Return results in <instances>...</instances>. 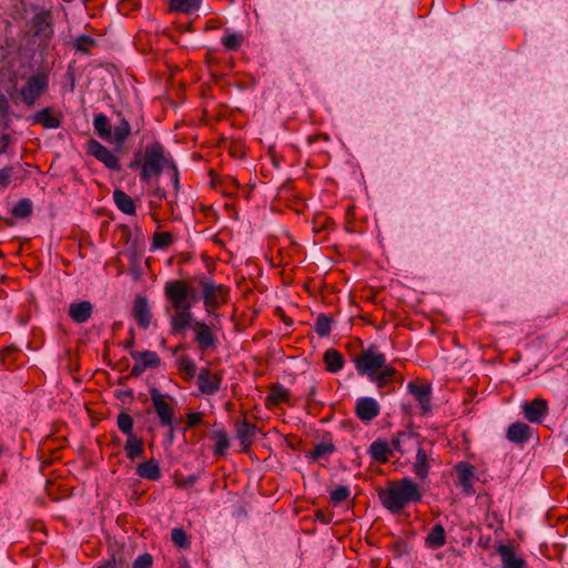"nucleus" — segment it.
Masks as SVG:
<instances>
[{"mask_svg":"<svg viewBox=\"0 0 568 568\" xmlns=\"http://www.w3.org/2000/svg\"><path fill=\"white\" fill-rule=\"evenodd\" d=\"M353 363L358 375L366 376L378 389L390 386L398 373L387 364L386 355L374 344L363 348Z\"/></svg>","mask_w":568,"mask_h":568,"instance_id":"obj_1","label":"nucleus"},{"mask_svg":"<svg viewBox=\"0 0 568 568\" xmlns=\"http://www.w3.org/2000/svg\"><path fill=\"white\" fill-rule=\"evenodd\" d=\"M382 506L392 515H400L410 504L420 503L423 491L417 483L409 477L392 480L378 490Z\"/></svg>","mask_w":568,"mask_h":568,"instance_id":"obj_2","label":"nucleus"},{"mask_svg":"<svg viewBox=\"0 0 568 568\" xmlns=\"http://www.w3.org/2000/svg\"><path fill=\"white\" fill-rule=\"evenodd\" d=\"M49 71H37L24 79L18 88L13 87L9 92L16 104H23L27 108L36 106L38 100L49 90Z\"/></svg>","mask_w":568,"mask_h":568,"instance_id":"obj_3","label":"nucleus"},{"mask_svg":"<svg viewBox=\"0 0 568 568\" xmlns=\"http://www.w3.org/2000/svg\"><path fill=\"white\" fill-rule=\"evenodd\" d=\"M174 163L172 159L165 155L162 143L154 141L145 148L144 161L140 172V180L149 183L152 176L159 178L164 168H170Z\"/></svg>","mask_w":568,"mask_h":568,"instance_id":"obj_4","label":"nucleus"},{"mask_svg":"<svg viewBox=\"0 0 568 568\" xmlns=\"http://www.w3.org/2000/svg\"><path fill=\"white\" fill-rule=\"evenodd\" d=\"M195 281L201 286L202 300L207 314L214 313L215 310L222 307L229 302L230 287L215 283L211 277L200 275Z\"/></svg>","mask_w":568,"mask_h":568,"instance_id":"obj_5","label":"nucleus"},{"mask_svg":"<svg viewBox=\"0 0 568 568\" xmlns=\"http://www.w3.org/2000/svg\"><path fill=\"white\" fill-rule=\"evenodd\" d=\"M164 296L173 310H179L197 302L195 287L184 280H170L164 285Z\"/></svg>","mask_w":568,"mask_h":568,"instance_id":"obj_6","label":"nucleus"},{"mask_svg":"<svg viewBox=\"0 0 568 568\" xmlns=\"http://www.w3.org/2000/svg\"><path fill=\"white\" fill-rule=\"evenodd\" d=\"M433 446L434 443L430 440L417 439V450L415 462L413 464V473L420 480L426 479L429 474Z\"/></svg>","mask_w":568,"mask_h":568,"instance_id":"obj_7","label":"nucleus"},{"mask_svg":"<svg viewBox=\"0 0 568 568\" xmlns=\"http://www.w3.org/2000/svg\"><path fill=\"white\" fill-rule=\"evenodd\" d=\"M87 152L99 162L103 163L106 169L114 172L121 171L120 159L95 139H90L87 142Z\"/></svg>","mask_w":568,"mask_h":568,"instance_id":"obj_8","label":"nucleus"},{"mask_svg":"<svg viewBox=\"0 0 568 568\" xmlns=\"http://www.w3.org/2000/svg\"><path fill=\"white\" fill-rule=\"evenodd\" d=\"M223 382V372L202 367L197 373V387L202 395L213 396L220 392Z\"/></svg>","mask_w":568,"mask_h":568,"instance_id":"obj_9","label":"nucleus"},{"mask_svg":"<svg viewBox=\"0 0 568 568\" xmlns=\"http://www.w3.org/2000/svg\"><path fill=\"white\" fill-rule=\"evenodd\" d=\"M151 400L160 424L163 427L172 428L174 419V408L166 402L169 395H163L158 388L150 389Z\"/></svg>","mask_w":568,"mask_h":568,"instance_id":"obj_10","label":"nucleus"},{"mask_svg":"<svg viewBox=\"0 0 568 568\" xmlns=\"http://www.w3.org/2000/svg\"><path fill=\"white\" fill-rule=\"evenodd\" d=\"M192 329L195 334L194 342L202 353L216 349L219 337L205 322L194 321Z\"/></svg>","mask_w":568,"mask_h":568,"instance_id":"obj_11","label":"nucleus"},{"mask_svg":"<svg viewBox=\"0 0 568 568\" xmlns=\"http://www.w3.org/2000/svg\"><path fill=\"white\" fill-rule=\"evenodd\" d=\"M130 355L135 362L130 372L132 377H139L146 368H155L161 363L160 356L153 351H131Z\"/></svg>","mask_w":568,"mask_h":568,"instance_id":"obj_12","label":"nucleus"},{"mask_svg":"<svg viewBox=\"0 0 568 568\" xmlns=\"http://www.w3.org/2000/svg\"><path fill=\"white\" fill-rule=\"evenodd\" d=\"M521 412L525 419L529 423L541 424L549 412L548 402L540 397L531 400H525L521 404Z\"/></svg>","mask_w":568,"mask_h":568,"instance_id":"obj_13","label":"nucleus"},{"mask_svg":"<svg viewBox=\"0 0 568 568\" xmlns=\"http://www.w3.org/2000/svg\"><path fill=\"white\" fill-rule=\"evenodd\" d=\"M407 389L419 404L422 414H428L432 410V385L428 383L409 382Z\"/></svg>","mask_w":568,"mask_h":568,"instance_id":"obj_14","label":"nucleus"},{"mask_svg":"<svg viewBox=\"0 0 568 568\" xmlns=\"http://www.w3.org/2000/svg\"><path fill=\"white\" fill-rule=\"evenodd\" d=\"M32 30L33 37L40 41H48L53 34V28L51 23V12L42 10L37 12L32 18Z\"/></svg>","mask_w":568,"mask_h":568,"instance_id":"obj_15","label":"nucleus"},{"mask_svg":"<svg viewBox=\"0 0 568 568\" xmlns=\"http://www.w3.org/2000/svg\"><path fill=\"white\" fill-rule=\"evenodd\" d=\"M132 315L140 327L149 328L152 320V312L149 300L145 296L138 295L133 301Z\"/></svg>","mask_w":568,"mask_h":568,"instance_id":"obj_16","label":"nucleus"},{"mask_svg":"<svg viewBox=\"0 0 568 568\" xmlns=\"http://www.w3.org/2000/svg\"><path fill=\"white\" fill-rule=\"evenodd\" d=\"M381 407L373 397H359L356 400V416L364 423H369L379 415Z\"/></svg>","mask_w":568,"mask_h":568,"instance_id":"obj_17","label":"nucleus"},{"mask_svg":"<svg viewBox=\"0 0 568 568\" xmlns=\"http://www.w3.org/2000/svg\"><path fill=\"white\" fill-rule=\"evenodd\" d=\"M236 438L241 443V452H248L250 447L254 443L257 434V427L255 424L247 422L246 419L240 420L235 425Z\"/></svg>","mask_w":568,"mask_h":568,"instance_id":"obj_18","label":"nucleus"},{"mask_svg":"<svg viewBox=\"0 0 568 568\" xmlns=\"http://www.w3.org/2000/svg\"><path fill=\"white\" fill-rule=\"evenodd\" d=\"M192 307L185 305L183 308L174 310V314L170 318V326L172 334H180L186 327L192 328V324L195 320H193V314L191 312Z\"/></svg>","mask_w":568,"mask_h":568,"instance_id":"obj_19","label":"nucleus"},{"mask_svg":"<svg viewBox=\"0 0 568 568\" xmlns=\"http://www.w3.org/2000/svg\"><path fill=\"white\" fill-rule=\"evenodd\" d=\"M532 436L531 427L524 422H515L509 425L506 438L517 445H524L530 440Z\"/></svg>","mask_w":568,"mask_h":568,"instance_id":"obj_20","label":"nucleus"},{"mask_svg":"<svg viewBox=\"0 0 568 568\" xmlns=\"http://www.w3.org/2000/svg\"><path fill=\"white\" fill-rule=\"evenodd\" d=\"M32 124H41L48 130L58 129L61 126V115L54 114L52 108L47 106L33 114Z\"/></svg>","mask_w":568,"mask_h":568,"instance_id":"obj_21","label":"nucleus"},{"mask_svg":"<svg viewBox=\"0 0 568 568\" xmlns=\"http://www.w3.org/2000/svg\"><path fill=\"white\" fill-rule=\"evenodd\" d=\"M93 313V305L89 301L71 303L68 314L70 318L77 324L87 323Z\"/></svg>","mask_w":568,"mask_h":568,"instance_id":"obj_22","label":"nucleus"},{"mask_svg":"<svg viewBox=\"0 0 568 568\" xmlns=\"http://www.w3.org/2000/svg\"><path fill=\"white\" fill-rule=\"evenodd\" d=\"M119 118L118 124L111 130V141L109 143H114L118 146H122L123 143L128 140L131 134V125L129 121L124 118L122 112H116Z\"/></svg>","mask_w":568,"mask_h":568,"instance_id":"obj_23","label":"nucleus"},{"mask_svg":"<svg viewBox=\"0 0 568 568\" xmlns=\"http://www.w3.org/2000/svg\"><path fill=\"white\" fill-rule=\"evenodd\" d=\"M369 455L372 459L379 464H385L392 456V447L386 440L377 439L369 446Z\"/></svg>","mask_w":568,"mask_h":568,"instance_id":"obj_24","label":"nucleus"},{"mask_svg":"<svg viewBox=\"0 0 568 568\" xmlns=\"http://www.w3.org/2000/svg\"><path fill=\"white\" fill-rule=\"evenodd\" d=\"M290 397L291 393L287 388L280 383H274L270 386V393L265 399V404L267 407L277 406L282 403H287Z\"/></svg>","mask_w":568,"mask_h":568,"instance_id":"obj_25","label":"nucleus"},{"mask_svg":"<svg viewBox=\"0 0 568 568\" xmlns=\"http://www.w3.org/2000/svg\"><path fill=\"white\" fill-rule=\"evenodd\" d=\"M176 367L179 371L180 376L182 379L186 383H190L194 379V377H197L196 374V364L195 362L186 354L181 355L176 359Z\"/></svg>","mask_w":568,"mask_h":568,"instance_id":"obj_26","label":"nucleus"},{"mask_svg":"<svg viewBox=\"0 0 568 568\" xmlns=\"http://www.w3.org/2000/svg\"><path fill=\"white\" fill-rule=\"evenodd\" d=\"M323 362L326 371L329 373H338L343 369L345 364L343 355L335 348H328L325 351Z\"/></svg>","mask_w":568,"mask_h":568,"instance_id":"obj_27","label":"nucleus"},{"mask_svg":"<svg viewBox=\"0 0 568 568\" xmlns=\"http://www.w3.org/2000/svg\"><path fill=\"white\" fill-rule=\"evenodd\" d=\"M113 201L116 207L124 214L134 215L136 212L134 200L124 191L116 189L113 192Z\"/></svg>","mask_w":568,"mask_h":568,"instance_id":"obj_28","label":"nucleus"},{"mask_svg":"<svg viewBox=\"0 0 568 568\" xmlns=\"http://www.w3.org/2000/svg\"><path fill=\"white\" fill-rule=\"evenodd\" d=\"M124 452L130 460H135L144 456V442L136 435L128 436L124 445Z\"/></svg>","mask_w":568,"mask_h":568,"instance_id":"obj_29","label":"nucleus"},{"mask_svg":"<svg viewBox=\"0 0 568 568\" xmlns=\"http://www.w3.org/2000/svg\"><path fill=\"white\" fill-rule=\"evenodd\" d=\"M135 473L139 477L149 480H159L161 478V468L154 459H149L138 465Z\"/></svg>","mask_w":568,"mask_h":568,"instance_id":"obj_30","label":"nucleus"},{"mask_svg":"<svg viewBox=\"0 0 568 568\" xmlns=\"http://www.w3.org/2000/svg\"><path fill=\"white\" fill-rule=\"evenodd\" d=\"M504 568H526V561L516 556L514 550L505 545L498 547Z\"/></svg>","mask_w":568,"mask_h":568,"instance_id":"obj_31","label":"nucleus"},{"mask_svg":"<svg viewBox=\"0 0 568 568\" xmlns=\"http://www.w3.org/2000/svg\"><path fill=\"white\" fill-rule=\"evenodd\" d=\"M20 348L16 345H10L0 351V365L6 369H13L19 366Z\"/></svg>","mask_w":568,"mask_h":568,"instance_id":"obj_32","label":"nucleus"},{"mask_svg":"<svg viewBox=\"0 0 568 568\" xmlns=\"http://www.w3.org/2000/svg\"><path fill=\"white\" fill-rule=\"evenodd\" d=\"M169 10L184 14H191L199 10L202 0H168Z\"/></svg>","mask_w":568,"mask_h":568,"instance_id":"obj_33","label":"nucleus"},{"mask_svg":"<svg viewBox=\"0 0 568 568\" xmlns=\"http://www.w3.org/2000/svg\"><path fill=\"white\" fill-rule=\"evenodd\" d=\"M93 128L99 138L103 141H111V124L104 113H97L93 118Z\"/></svg>","mask_w":568,"mask_h":568,"instance_id":"obj_34","label":"nucleus"},{"mask_svg":"<svg viewBox=\"0 0 568 568\" xmlns=\"http://www.w3.org/2000/svg\"><path fill=\"white\" fill-rule=\"evenodd\" d=\"M425 544L432 549L443 547L446 544L445 528L440 524L435 525L427 535Z\"/></svg>","mask_w":568,"mask_h":568,"instance_id":"obj_35","label":"nucleus"},{"mask_svg":"<svg viewBox=\"0 0 568 568\" xmlns=\"http://www.w3.org/2000/svg\"><path fill=\"white\" fill-rule=\"evenodd\" d=\"M458 475V484L464 488L466 493L471 489V479L474 477V467L467 463H459L456 466Z\"/></svg>","mask_w":568,"mask_h":568,"instance_id":"obj_36","label":"nucleus"},{"mask_svg":"<svg viewBox=\"0 0 568 568\" xmlns=\"http://www.w3.org/2000/svg\"><path fill=\"white\" fill-rule=\"evenodd\" d=\"M243 36L237 32L226 31L225 36L221 39V43L227 51H237L243 43Z\"/></svg>","mask_w":568,"mask_h":568,"instance_id":"obj_37","label":"nucleus"},{"mask_svg":"<svg viewBox=\"0 0 568 568\" xmlns=\"http://www.w3.org/2000/svg\"><path fill=\"white\" fill-rule=\"evenodd\" d=\"M215 439L214 455L224 456L230 448V439L224 430H217L213 433Z\"/></svg>","mask_w":568,"mask_h":568,"instance_id":"obj_38","label":"nucleus"},{"mask_svg":"<svg viewBox=\"0 0 568 568\" xmlns=\"http://www.w3.org/2000/svg\"><path fill=\"white\" fill-rule=\"evenodd\" d=\"M332 318L326 314H320L314 324L315 333L321 337L328 336L332 331Z\"/></svg>","mask_w":568,"mask_h":568,"instance_id":"obj_39","label":"nucleus"},{"mask_svg":"<svg viewBox=\"0 0 568 568\" xmlns=\"http://www.w3.org/2000/svg\"><path fill=\"white\" fill-rule=\"evenodd\" d=\"M116 425L119 429L126 436H132L134 420L132 416L125 412H121L116 417Z\"/></svg>","mask_w":568,"mask_h":568,"instance_id":"obj_40","label":"nucleus"},{"mask_svg":"<svg viewBox=\"0 0 568 568\" xmlns=\"http://www.w3.org/2000/svg\"><path fill=\"white\" fill-rule=\"evenodd\" d=\"M11 213L19 219H26L32 213V202L29 199L18 201L12 207Z\"/></svg>","mask_w":568,"mask_h":568,"instance_id":"obj_41","label":"nucleus"},{"mask_svg":"<svg viewBox=\"0 0 568 568\" xmlns=\"http://www.w3.org/2000/svg\"><path fill=\"white\" fill-rule=\"evenodd\" d=\"M173 242V236L170 232H155L153 234L152 250L166 248Z\"/></svg>","mask_w":568,"mask_h":568,"instance_id":"obj_42","label":"nucleus"},{"mask_svg":"<svg viewBox=\"0 0 568 568\" xmlns=\"http://www.w3.org/2000/svg\"><path fill=\"white\" fill-rule=\"evenodd\" d=\"M336 447L332 443H320L315 445L314 449L310 453V456L317 460L325 456H328L335 452Z\"/></svg>","mask_w":568,"mask_h":568,"instance_id":"obj_43","label":"nucleus"},{"mask_svg":"<svg viewBox=\"0 0 568 568\" xmlns=\"http://www.w3.org/2000/svg\"><path fill=\"white\" fill-rule=\"evenodd\" d=\"M171 540L180 548L186 549L190 547V539L182 528H173L171 531Z\"/></svg>","mask_w":568,"mask_h":568,"instance_id":"obj_44","label":"nucleus"},{"mask_svg":"<svg viewBox=\"0 0 568 568\" xmlns=\"http://www.w3.org/2000/svg\"><path fill=\"white\" fill-rule=\"evenodd\" d=\"M351 496V490L347 486H338L335 489L329 491V498L333 505L337 506L341 503L348 499Z\"/></svg>","mask_w":568,"mask_h":568,"instance_id":"obj_45","label":"nucleus"},{"mask_svg":"<svg viewBox=\"0 0 568 568\" xmlns=\"http://www.w3.org/2000/svg\"><path fill=\"white\" fill-rule=\"evenodd\" d=\"M95 40L89 36H80L74 40V49L82 53H88L90 48L95 45Z\"/></svg>","mask_w":568,"mask_h":568,"instance_id":"obj_46","label":"nucleus"},{"mask_svg":"<svg viewBox=\"0 0 568 568\" xmlns=\"http://www.w3.org/2000/svg\"><path fill=\"white\" fill-rule=\"evenodd\" d=\"M152 565H153V557L145 552V554H142L140 556H138L133 564H132V568H152Z\"/></svg>","mask_w":568,"mask_h":568,"instance_id":"obj_47","label":"nucleus"},{"mask_svg":"<svg viewBox=\"0 0 568 568\" xmlns=\"http://www.w3.org/2000/svg\"><path fill=\"white\" fill-rule=\"evenodd\" d=\"M407 438V439H418L419 436L417 434H414V433H399L398 436L396 438H393L392 439V450L395 449L397 452H399L400 454H404V452L402 450V447H400V438Z\"/></svg>","mask_w":568,"mask_h":568,"instance_id":"obj_48","label":"nucleus"},{"mask_svg":"<svg viewBox=\"0 0 568 568\" xmlns=\"http://www.w3.org/2000/svg\"><path fill=\"white\" fill-rule=\"evenodd\" d=\"M13 174V166L7 165L0 169V187H7L10 184Z\"/></svg>","mask_w":568,"mask_h":568,"instance_id":"obj_49","label":"nucleus"},{"mask_svg":"<svg viewBox=\"0 0 568 568\" xmlns=\"http://www.w3.org/2000/svg\"><path fill=\"white\" fill-rule=\"evenodd\" d=\"M203 420V414L197 412H191L186 414V425L187 427H195L200 425Z\"/></svg>","mask_w":568,"mask_h":568,"instance_id":"obj_50","label":"nucleus"},{"mask_svg":"<svg viewBox=\"0 0 568 568\" xmlns=\"http://www.w3.org/2000/svg\"><path fill=\"white\" fill-rule=\"evenodd\" d=\"M392 547H393L394 551H396V554L398 556H402V555L408 552L407 544H406V541L404 539L395 540Z\"/></svg>","mask_w":568,"mask_h":568,"instance_id":"obj_51","label":"nucleus"},{"mask_svg":"<svg viewBox=\"0 0 568 568\" xmlns=\"http://www.w3.org/2000/svg\"><path fill=\"white\" fill-rule=\"evenodd\" d=\"M11 138L9 134H1L0 135V155L6 153L9 144H10Z\"/></svg>","mask_w":568,"mask_h":568,"instance_id":"obj_52","label":"nucleus"},{"mask_svg":"<svg viewBox=\"0 0 568 568\" xmlns=\"http://www.w3.org/2000/svg\"><path fill=\"white\" fill-rule=\"evenodd\" d=\"M172 171V182L175 187V190L179 189V171L175 163H171V166L169 168Z\"/></svg>","mask_w":568,"mask_h":568,"instance_id":"obj_53","label":"nucleus"},{"mask_svg":"<svg viewBox=\"0 0 568 568\" xmlns=\"http://www.w3.org/2000/svg\"><path fill=\"white\" fill-rule=\"evenodd\" d=\"M196 480H197V477L195 475H190L186 478H184L183 481L181 484H179V486L190 487V486H193L196 483Z\"/></svg>","mask_w":568,"mask_h":568,"instance_id":"obj_54","label":"nucleus"},{"mask_svg":"<svg viewBox=\"0 0 568 568\" xmlns=\"http://www.w3.org/2000/svg\"><path fill=\"white\" fill-rule=\"evenodd\" d=\"M316 519L323 524H329L331 517L324 510L316 511Z\"/></svg>","mask_w":568,"mask_h":568,"instance_id":"obj_55","label":"nucleus"},{"mask_svg":"<svg viewBox=\"0 0 568 568\" xmlns=\"http://www.w3.org/2000/svg\"><path fill=\"white\" fill-rule=\"evenodd\" d=\"M98 568H120L115 558L112 557L111 559L106 560L102 565H100Z\"/></svg>","mask_w":568,"mask_h":568,"instance_id":"obj_56","label":"nucleus"},{"mask_svg":"<svg viewBox=\"0 0 568 568\" xmlns=\"http://www.w3.org/2000/svg\"><path fill=\"white\" fill-rule=\"evenodd\" d=\"M316 390H317L316 386L312 385L311 388H310V392L307 394V402L308 403H314L315 402Z\"/></svg>","mask_w":568,"mask_h":568,"instance_id":"obj_57","label":"nucleus"},{"mask_svg":"<svg viewBox=\"0 0 568 568\" xmlns=\"http://www.w3.org/2000/svg\"><path fill=\"white\" fill-rule=\"evenodd\" d=\"M152 194H153L154 196L159 197V199H164V197L166 196V192H165V190H164V189H162V187H156V189L152 192Z\"/></svg>","mask_w":568,"mask_h":568,"instance_id":"obj_58","label":"nucleus"},{"mask_svg":"<svg viewBox=\"0 0 568 568\" xmlns=\"http://www.w3.org/2000/svg\"><path fill=\"white\" fill-rule=\"evenodd\" d=\"M133 6V7H136L139 6V2L136 0H129V1H123L120 3V11L124 10L126 6Z\"/></svg>","mask_w":568,"mask_h":568,"instance_id":"obj_59","label":"nucleus"},{"mask_svg":"<svg viewBox=\"0 0 568 568\" xmlns=\"http://www.w3.org/2000/svg\"><path fill=\"white\" fill-rule=\"evenodd\" d=\"M140 165L139 161L135 160V161H132L129 165L130 169L134 170L135 168H138Z\"/></svg>","mask_w":568,"mask_h":568,"instance_id":"obj_60","label":"nucleus"},{"mask_svg":"<svg viewBox=\"0 0 568 568\" xmlns=\"http://www.w3.org/2000/svg\"><path fill=\"white\" fill-rule=\"evenodd\" d=\"M173 436H174V427L172 426V428H169V437L171 440L173 439Z\"/></svg>","mask_w":568,"mask_h":568,"instance_id":"obj_61","label":"nucleus"},{"mask_svg":"<svg viewBox=\"0 0 568 568\" xmlns=\"http://www.w3.org/2000/svg\"><path fill=\"white\" fill-rule=\"evenodd\" d=\"M345 230H346L347 232H353L352 225H351L349 223H347V224L345 225Z\"/></svg>","mask_w":568,"mask_h":568,"instance_id":"obj_62","label":"nucleus"},{"mask_svg":"<svg viewBox=\"0 0 568 568\" xmlns=\"http://www.w3.org/2000/svg\"><path fill=\"white\" fill-rule=\"evenodd\" d=\"M316 138H317L316 135H314V136H308V140H310V142L312 143Z\"/></svg>","mask_w":568,"mask_h":568,"instance_id":"obj_63","label":"nucleus"},{"mask_svg":"<svg viewBox=\"0 0 568 568\" xmlns=\"http://www.w3.org/2000/svg\"><path fill=\"white\" fill-rule=\"evenodd\" d=\"M231 4L234 3V0H227Z\"/></svg>","mask_w":568,"mask_h":568,"instance_id":"obj_64","label":"nucleus"}]
</instances>
